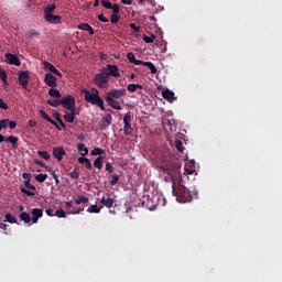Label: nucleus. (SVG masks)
Masks as SVG:
<instances>
[{"label": "nucleus", "instance_id": "nucleus-1", "mask_svg": "<svg viewBox=\"0 0 282 282\" xmlns=\"http://www.w3.org/2000/svg\"><path fill=\"white\" fill-rule=\"evenodd\" d=\"M161 167L167 174L165 181H172L173 194L177 200L184 203L186 186L183 184V176L181 175V163L178 161H163Z\"/></svg>", "mask_w": 282, "mask_h": 282}, {"label": "nucleus", "instance_id": "nucleus-2", "mask_svg": "<svg viewBox=\"0 0 282 282\" xmlns=\"http://www.w3.org/2000/svg\"><path fill=\"white\" fill-rule=\"evenodd\" d=\"M127 90L126 88H112L105 95V99L111 108H115V110H122L121 104L124 102L123 97H126ZM121 99V101H120Z\"/></svg>", "mask_w": 282, "mask_h": 282}, {"label": "nucleus", "instance_id": "nucleus-3", "mask_svg": "<svg viewBox=\"0 0 282 282\" xmlns=\"http://www.w3.org/2000/svg\"><path fill=\"white\" fill-rule=\"evenodd\" d=\"M83 94L85 101L91 104L93 106H98V108H100L101 110H106L104 99L102 97H100L98 88H91L90 90L85 88L83 90Z\"/></svg>", "mask_w": 282, "mask_h": 282}, {"label": "nucleus", "instance_id": "nucleus-4", "mask_svg": "<svg viewBox=\"0 0 282 282\" xmlns=\"http://www.w3.org/2000/svg\"><path fill=\"white\" fill-rule=\"evenodd\" d=\"M22 178H24L25 187H21V192L26 196H35L36 186L31 183L32 174L30 172H23Z\"/></svg>", "mask_w": 282, "mask_h": 282}, {"label": "nucleus", "instance_id": "nucleus-5", "mask_svg": "<svg viewBox=\"0 0 282 282\" xmlns=\"http://www.w3.org/2000/svg\"><path fill=\"white\" fill-rule=\"evenodd\" d=\"M128 61L131 64H135V66H147L150 72L152 73V75H155L158 73V68L156 66H154V64L152 62H142V59H135V55L134 53H128L127 54Z\"/></svg>", "mask_w": 282, "mask_h": 282}, {"label": "nucleus", "instance_id": "nucleus-6", "mask_svg": "<svg viewBox=\"0 0 282 282\" xmlns=\"http://www.w3.org/2000/svg\"><path fill=\"white\" fill-rule=\"evenodd\" d=\"M94 84L98 86V88H104V86L108 84L107 66L102 68L101 73H97V75H95Z\"/></svg>", "mask_w": 282, "mask_h": 282}, {"label": "nucleus", "instance_id": "nucleus-7", "mask_svg": "<svg viewBox=\"0 0 282 282\" xmlns=\"http://www.w3.org/2000/svg\"><path fill=\"white\" fill-rule=\"evenodd\" d=\"M110 77H121L120 68L113 64H107V84H109Z\"/></svg>", "mask_w": 282, "mask_h": 282}, {"label": "nucleus", "instance_id": "nucleus-8", "mask_svg": "<svg viewBox=\"0 0 282 282\" xmlns=\"http://www.w3.org/2000/svg\"><path fill=\"white\" fill-rule=\"evenodd\" d=\"M131 119H132V115L131 112H126L124 117H123V132L124 134H132L133 132V128L131 126Z\"/></svg>", "mask_w": 282, "mask_h": 282}, {"label": "nucleus", "instance_id": "nucleus-9", "mask_svg": "<svg viewBox=\"0 0 282 282\" xmlns=\"http://www.w3.org/2000/svg\"><path fill=\"white\" fill-rule=\"evenodd\" d=\"M30 73L29 70H21L18 73V80L20 82V86L26 89L29 86Z\"/></svg>", "mask_w": 282, "mask_h": 282}, {"label": "nucleus", "instance_id": "nucleus-10", "mask_svg": "<svg viewBox=\"0 0 282 282\" xmlns=\"http://www.w3.org/2000/svg\"><path fill=\"white\" fill-rule=\"evenodd\" d=\"M43 67H44V70H46L50 74L56 75L57 77H63V73H61V70H58L56 66H54V64H51V62L44 61Z\"/></svg>", "mask_w": 282, "mask_h": 282}, {"label": "nucleus", "instance_id": "nucleus-11", "mask_svg": "<svg viewBox=\"0 0 282 282\" xmlns=\"http://www.w3.org/2000/svg\"><path fill=\"white\" fill-rule=\"evenodd\" d=\"M61 105L66 109V110H73L75 106L74 97L73 95H67L66 97H63L61 99Z\"/></svg>", "mask_w": 282, "mask_h": 282}, {"label": "nucleus", "instance_id": "nucleus-12", "mask_svg": "<svg viewBox=\"0 0 282 282\" xmlns=\"http://www.w3.org/2000/svg\"><path fill=\"white\" fill-rule=\"evenodd\" d=\"M56 4H46V7H44L43 11L45 22H48L51 24L52 15L54 11H56Z\"/></svg>", "mask_w": 282, "mask_h": 282}, {"label": "nucleus", "instance_id": "nucleus-13", "mask_svg": "<svg viewBox=\"0 0 282 282\" xmlns=\"http://www.w3.org/2000/svg\"><path fill=\"white\" fill-rule=\"evenodd\" d=\"M7 64H11L14 66H21V59L18 55H13L12 53H7L4 55Z\"/></svg>", "mask_w": 282, "mask_h": 282}, {"label": "nucleus", "instance_id": "nucleus-14", "mask_svg": "<svg viewBox=\"0 0 282 282\" xmlns=\"http://www.w3.org/2000/svg\"><path fill=\"white\" fill-rule=\"evenodd\" d=\"M112 15L110 18V22L111 24H118L119 20H120V7L119 4H112Z\"/></svg>", "mask_w": 282, "mask_h": 282}, {"label": "nucleus", "instance_id": "nucleus-15", "mask_svg": "<svg viewBox=\"0 0 282 282\" xmlns=\"http://www.w3.org/2000/svg\"><path fill=\"white\" fill-rule=\"evenodd\" d=\"M65 208L67 209L68 214H80V212H84L85 207H75L73 200H67Z\"/></svg>", "mask_w": 282, "mask_h": 282}, {"label": "nucleus", "instance_id": "nucleus-16", "mask_svg": "<svg viewBox=\"0 0 282 282\" xmlns=\"http://www.w3.org/2000/svg\"><path fill=\"white\" fill-rule=\"evenodd\" d=\"M44 83L46 84V86H50V88L57 86V79H56L55 75L50 74V73H46V75L44 77Z\"/></svg>", "mask_w": 282, "mask_h": 282}, {"label": "nucleus", "instance_id": "nucleus-17", "mask_svg": "<svg viewBox=\"0 0 282 282\" xmlns=\"http://www.w3.org/2000/svg\"><path fill=\"white\" fill-rule=\"evenodd\" d=\"M65 155H66L65 148H63V147H61V148H53V156H55V159L57 161H63Z\"/></svg>", "mask_w": 282, "mask_h": 282}, {"label": "nucleus", "instance_id": "nucleus-18", "mask_svg": "<svg viewBox=\"0 0 282 282\" xmlns=\"http://www.w3.org/2000/svg\"><path fill=\"white\" fill-rule=\"evenodd\" d=\"M40 117H42V119H45V121L52 123V126H55L57 130H62L61 126H58V123H56V121H54V119H52V117H50V115H47L45 110H40Z\"/></svg>", "mask_w": 282, "mask_h": 282}, {"label": "nucleus", "instance_id": "nucleus-19", "mask_svg": "<svg viewBox=\"0 0 282 282\" xmlns=\"http://www.w3.org/2000/svg\"><path fill=\"white\" fill-rule=\"evenodd\" d=\"M43 209L40 207H33L31 214H32V223H39V218H42L43 216Z\"/></svg>", "mask_w": 282, "mask_h": 282}, {"label": "nucleus", "instance_id": "nucleus-20", "mask_svg": "<svg viewBox=\"0 0 282 282\" xmlns=\"http://www.w3.org/2000/svg\"><path fill=\"white\" fill-rule=\"evenodd\" d=\"M113 121L112 115H106V117H102L101 119V128H109Z\"/></svg>", "mask_w": 282, "mask_h": 282}, {"label": "nucleus", "instance_id": "nucleus-21", "mask_svg": "<svg viewBox=\"0 0 282 282\" xmlns=\"http://www.w3.org/2000/svg\"><path fill=\"white\" fill-rule=\"evenodd\" d=\"M162 96L164 99H167V101H175L176 97H175V93H173V90H163Z\"/></svg>", "mask_w": 282, "mask_h": 282}, {"label": "nucleus", "instance_id": "nucleus-22", "mask_svg": "<svg viewBox=\"0 0 282 282\" xmlns=\"http://www.w3.org/2000/svg\"><path fill=\"white\" fill-rule=\"evenodd\" d=\"M101 205H104L105 207L111 208L113 207V198H111L110 196H102V198L100 199Z\"/></svg>", "mask_w": 282, "mask_h": 282}, {"label": "nucleus", "instance_id": "nucleus-23", "mask_svg": "<svg viewBox=\"0 0 282 282\" xmlns=\"http://www.w3.org/2000/svg\"><path fill=\"white\" fill-rule=\"evenodd\" d=\"M48 95L55 99H62V93L56 88V86L50 88Z\"/></svg>", "mask_w": 282, "mask_h": 282}, {"label": "nucleus", "instance_id": "nucleus-24", "mask_svg": "<svg viewBox=\"0 0 282 282\" xmlns=\"http://www.w3.org/2000/svg\"><path fill=\"white\" fill-rule=\"evenodd\" d=\"M77 150H78L79 154H82L84 158H86L87 154H89V150H88L86 143H78Z\"/></svg>", "mask_w": 282, "mask_h": 282}, {"label": "nucleus", "instance_id": "nucleus-25", "mask_svg": "<svg viewBox=\"0 0 282 282\" xmlns=\"http://www.w3.org/2000/svg\"><path fill=\"white\" fill-rule=\"evenodd\" d=\"M194 196H195V193L191 192V191L187 189V187L185 186L184 203H191V200H193Z\"/></svg>", "mask_w": 282, "mask_h": 282}, {"label": "nucleus", "instance_id": "nucleus-26", "mask_svg": "<svg viewBox=\"0 0 282 282\" xmlns=\"http://www.w3.org/2000/svg\"><path fill=\"white\" fill-rule=\"evenodd\" d=\"M78 29H80V31H87L89 33V35H94V33H95V31L90 26V24H87V23L79 24Z\"/></svg>", "mask_w": 282, "mask_h": 282}, {"label": "nucleus", "instance_id": "nucleus-27", "mask_svg": "<svg viewBox=\"0 0 282 282\" xmlns=\"http://www.w3.org/2000/svg\"><path fill=\"white\" fill-rule=\"evenodd\" d=\"M104 159H105V156H102V154H99V156H97V159H95V161H94L95 167H98V170H101V167L104 165Z\"/></svg>", "mask_w": 282, "mask_h": 282}, {"label": "nucleus", "instance_id": "nucleus-28", "mask_svg": "<svg viewBox=\"0 0 282 282\" xmlns=\"http://www.w3.org/2000/svg\"><path fill=\"white\" fill-rule=\"evenodd\" d=\"M76 205H82V203H89L88 196H85L83 194H78V196L75 199Z\"/></svg>", "mask_w": 282, "mask_h": 282}, {"label": "nucleus", "instance_id": "nucleus-29", "mask_svg": "<svg viewBox=\"0 0 282 282\" xmlns=\"http://www.w3.org/2000/svg\"><path fill=\"white\" fill-rule=\"evenodd\" d=\"M46 104L48 106H52L53 108H57L58 106L62 105V99H56V98L47 99Z\"/></svg>", "mask_w": 282, "mask_h": 282}, {"label": "nucleus", "instance_id": "nucleus-30", "mask_svg": "<svg viewBox=\"0 0 282 282\" xmlns=\"http://www.w3.org/2000/svg\"><path fill=\"white\" fill-rule=\"evenodd\" d=\"M73 101H74V106L72 108V111H73V123L76 119V117L80 113V110H78V108H76V98L73 97Z\"/></svg>", "mask_w": 282, "mask_h": 282}, {"label": "nucleus", "instance_id": "nucleus-31", "mask_svg": "<svg viewBox=\"0 0 282 282\" xmlns=\"http://www.w3.org/2000/svg\"><path fill=\"white\" fill-rule=\"evenodd\" d=\"M143 86H141V84H129L128 86V90L130 93H135V90L140 89L142 90Z\"/></svg>", "mask_w": 282, "mask_h": 282}, {"label": "nucleus", "instance_id": "nucleus-32", "mask_svg": "<svg viewBox=\"0 0 282 282\" xmlns=\"http://www.w3.org/2000/svg\"><path fill=\"white\" fill-rule=\"evenodd\" d=\"M7 141H9V143H11V145H12L14 149H17L18 145H19V143H18L19 137H13V135L8 137Z\"/></svg>", "mask_w": 282, "mask_h": 282}, {"label": "nucleus", "instance_id": "nucleus-33", "mask_svg": "<svg viewBox=\"0 0 282 282\" xmlns=\"http://www.w3.org/2000/svg\"><path fill=\"white\" fill-rule=\"evenodd\" d=\"M64 119L67 123H74L73 110H69V112H65Z\"/></svg>", "mask_w": 282, "mask_h": 282}, {"label": "nucleus", "instance_id": "nucleus-34", "mask_svg": "<svg viewBox=\"0 0 282 282\" xmlns=\"http://www.w3.org/2000/svg\"><path fill=\"white\" fill-rule=\"evenodd\" d=\"M20 219L24 220V223H31L32 218L28 212H22L20 214Z\"/></svg>", "mask_w": 282, "mask_h": 282}, {"label": "nucleus", "instance_id": "nucleus-35", "mask_svg": "<svg viewBox=\"0 0 282 282\" xmlns=\"http://www.w3.org/2000/svg\"><path fill=\"white\" fill-rule=\"evenodd\" d=\"M61 22H62L61 15H54V13H52L50 24H61Z\"/></svg>", "mask_w": 282, "mask_h": 282}, {"label": "nucleus", "instance_id": "nucleus-36", "mask_svg": "<svg viewBox=\"0 0 282 282\" xmlns=\"http://www.w3.org/2000/svg\"><path fill=\"white\" fill-rule=\"evenodd\" d=\"M37 154L42 158L45 159V161H48L51 159V154L50 152H47L46 150H39Z\"/></svg>", "mask_w": 282, "mask_h": 282}, {"label": "nucleus", "instance_id": "nucleus-37", "mask_svg": "<svg viewBox=\"0 0 282 282\" xmlns=\"http://www.w3.org/2000/svg\"><path fill=\"white\" fill-rule=\"evenodd\" d=\"M175 148L178 152H184L185 148L183 145V141L181 139L175 140Z\"/></svg>", "mask_w": 282, "mask_h": 282}, {"label": "nucleus", "instance_id": "nucleus-38", "mask_svg": "<svg viewBox=\"0 0 282 282\" xmlns=\"http://www.w3.org/2000/svg\"><path fill=\"white\" fill-rule=\"evenodd\" d=\"M0 79L3 84H8V75L4 68H0Z\"/></svg>", "mask_w": 282, "mask_h": 282}, {"label": "nucleus", "instance_id": "nucleus-39", "mask_svg": "<svg viewBox=\"0 0 282 282\" xmlns=\"http://www.w3.org/2000/svg\"><path fill=\"white\" fill-rule=\"evenodd\" d=\"M70 178H79L80 170L79 167H74L73 172L69 173Z\"/></svg>", "mask_w": 282, "mask_h": 282}, {"label": "nucleus", "instance_id": "nucleus-40", "mask_svg": "<svg viewBox=\"0 0 282 282\" xmlns=\"http://www.w3.org/2000/svg\"><path fill=\"white\" fill-rule=\"evenodd\" d=\"M90 154L93 156H98L99 154H105V150H102V148H94Z\"/></svg>", "mask_w": 282, "mask_h": 282}, {"label": "nucleus", "instance_id": "nucleus-41", "mask_svg": "<svg viewBox=\"0 0 282 282\" xmlns=\"http://www.w3.org/2000/svg\"><path fill=\"white\" fill-rule=\"evenodd\" d=\"M4 220H7V223H11V224L18 223V220H17L15 216H13V214H6Z\"/></svg>", "mask_w": 282, "mask_h": 282}, {"label": "nucleus", "instance_id": "nucleus-42", "mask_svg": "<svg viewBox=\"0 0 282 282\" xmlns=\"http://www.w3.org/2000/svg\"><path fill=\"white\" fill-rule=\"evenodd\" d=\"M100 207H98V205H90L89 207H88V212L90 213V214H99V212H100Z\"/></svg>", "mask_w": 282, "mask_h": 282}, {"label": "nucleus", "instance_id": "nucleus-43", "mask_svg": "<svg viewBox=\"0 0 282 282\" xmlns=\"http://www.w3.org/2000/svg\"><path fill=\"white\" fill-rule=\"evenodd\" d=\"M48 174H36L35 176V181H37L39 183H44V181H46Z\"/></svg>", "mask_w": 282, "mask_h": 282}, {"label": "nucleus", "instance_id": "nucleus-44", "mask_svg": "<svg viewBox=\"0 0 282 282\" xmlns=\"http://www.w3.org/2000/svg\"><path fill=\"white\" fill-rule=\"evenodd\" d=\"M55 216H57L58 218H66V212H65V209H63V208L56 209Z\"/></svg>", "mask_w": 282, "mask_h": 282}, {"label": "nucleus", "instance_id": "nucleus-45", "mask_svg": "<svg viewBox=\"0 0 282 282\" xmlns=\"http://www.w3.org/2000/svg\"><path fill=\"white\" fill-rule=\"evenodd\" d=\"M101 6L105 9H112L113 8V4H111L110 0H101Z\"/></svg>", "mask_w": 282, "mask_h": 282}, {"label": "nucleus", "instance_id": "nucleus-46", "mask_svg": "<svg viewBox=\"0 0 282 282\" xmlns=\"http://www.w3.org/2000/svg\"><path fill=\"white\" fill-rule=\"evenodd\" d=\"M155 40V35H152L151 37L149 35H144L143 36V41L147 43V44H152Z\"/></svg>", "mask_w": 282, "mask_h": 282}, {"label": "nucleus", "instance_id": "nucleus-47", "mask_svg": "<svg viewBox=\"0 0 282 282\" xmlns=\"http://www.w3.org/2000/svg\"><path fill=\"white\" fill-rule=\"evenodd\" d=\"M119 181H120L119 174H113L110 181V185H117Z\"/></svg>", "mask_w": 282, "mask_h": 282}, {"label": "nucleus", "instance_id": "nucleus-48", "mask_svg": "<svg viewBox=\"0 0 282 282\" xmlns=\"http://www.w3.org/2000/svg\"><path fill=\"white\" fill-rule=\"evenodd\" d=\"M9 119H0V132L3 128H8Z\"/></svg>", "mask_w": 282, "mask_h": 282}, {"label": "nucleus", "instance_id": "nucleus-49", "mask_svg": "<svg viewBox=\"0 0 282 282\" xmlns=\"http://www.w3.org/2000/svg\"><path fill=\"white\" fill-rule=\"evenodd\" d=\"M0 108H2V110H8L9 108L8 104L3 99H0Z\"/></svg>", "mask_w": 282, "mask_h": 282}, {"label": "nucleus", "instance_id": "nucleus-50", "mask_svg": "<svg viewBox=\"0 0 282 282\" xmlns=\"http://www.w3.org/2000/svg\"><path fill=\"white\" fill-rule=\"evenodd\" d=\"M85 167H87V170H91L93 167L91 161L89 159H86V156H85Z\"/></svg>", "mask_w": 282, "mask_h": 282}, {"label": "nucleus", "instance_id": "nucleus-51", "mask_svg": "<svg viewBox=\"0 0 282 282\" xmlns=\"http://www.w3.org/2000/svg\"><path fill=\"white\" fill-rule=\"evenodd\" d=\"M98 20H99V22H105V23L109 22L108 18H105V15L102 13H100L98 15Z\"/></svg>", "mask_w": 282, "mask_h": 282}, {"label": "nucleus", "instance_id": "nucleus-52", "mask_svg": "<svg viewBox=\"0 0 282 282\" xmlns=\"http://www.w3.org/2000/svg\"><path fill=\"white\" fill-rule=\"evenodd\" d=\"M53 178H54V181H55L56 185H58V184L61 183V181H59V176H58V174H56V172H55V171H54V173H53Z\"/></svg>", "mask_w": 282, "mask_h": 282}, {"label": "nucleus", "instance_id": "nucleus-53", "mask_svg": "<svg viewBox=\"0 0 282 282\" xmlns=\"http://www.w3.org/2000/svg\"><path fill=\"white\" fill-rule=\"evenodd\" d=\"M106 171L113 172V165L111 163H106Z\"/></svg>", "mask_w": 282, "mask_h": 282}, {"label": "nucleus", "instance_id": "nucleus-54", "mask_svg": "<svg viewBox=\"0 0 282 282\" xmlns=\"http://www.w3.org/2000/svg\"><path fill=\"white\" fill-rule=\"evenodd\" d=\"M130 29H132L133 31H135V33H140V26H137V24H130Z\"/></svg>", "mask_w": 282, "mask_h": 282}, {"label": "nucleus", "instance_id": "nucleus-55", "mask_svg": "<svg viewBox=\"0 0 282 282\" xmlns=\"http://www.w3.org/2000/svg\"><path fill=\"white\" fill-rule=\"evenodd\" d=\"M9 128L11 130H14V128H17V121H10V119H9Z\"/></svg>", "mask_w": 282, "mask_h": 282}, {"label": "nucleus", "instance_id": "nucleus-56", "mask_svg": "<svg viewBox=\"0 0 282 282\" xmlns=\"http://www.w3.org/2000/svg\"><path fill=\"white\" fill-rule=\"evenodd\" d=\"M29 124L31 126V128H36L37 121H35L34 119H31V120L29 121Z\"/></svg>", "mask_w": 282, "mask_h": 282}, {"label": "nucleus", "instance_id": "nucleus-57", "mask_svg": "<svg viewBox=\"0 0 282 282\" xmlns=\"http://www.w3.org/2000/svg\"><path fill=\"white\" fill-rule=\"evenodd\" d=\"M54 118H55V123H59V121H61V113L59 112H56L55 115H54Z\"/></svg>", "mask_w": 282, "mask_h": 282}, {"label": "nucleus", "instance_id": "nucleus-58", "mask_svg": "<svg viewBox=\"0 0 282 282\" xmlns=\"http://www.w3.org/2000/svg\"><path fill=\"white\" fill-rule=\"evenodd\" d=\"M45 212H46L47 216H54V209L47 208V209H45Z\"/></svg>", "mask_w": 282, "mask_h": 282}, {"label": "nucleus", "instance_id": "nucleus-59", "mask_svg": "<svg viewBox=\"0 0 282 282\" xmlns=\"http://www.w3.org/2000/svg\"><path fill=\"white\" fill-rule=\"evenodd\" d=\"M78 163L85 164L86 163V158L84 155L78 158Z\"/></svg>", "mask_w": 282, "mask_h": 282}, {"label": "nucleus", "instance_id": "nucleus-60", "mask_svg": "<svg viewBox=\"0 0 282 282\" xmlns=\"http://www.w3.org/2000/svg\"><path fill=\"white\" fill-rule=\"evenodd\" d=\"M7 220H4V223H0V229H7Z\"/></svg>", "mask_w": 282, "mask_h": 282}, {"label": "nucleus", "instance_id": "nucleus-61", "mask_svg": "<svg viewBox=\"0 0 282 282\" xmlns=\"http://www.w3.org/2000/svg\"><path fill=\"white\" fill-rule=\"evenodd\" d=\"M59 126L61 128H66V123L63 121L62 117H59Z\"/></svg>", "mask_w": 282, "mask_h": 282}, {"label": "nucleus", "instance_id": "nucleus-62", "mask_svg": "<svg viewBox=\"0 0 282 282\" xmlns=\"http://www.w3.org/2000/svg\"><path fill=\"white\" fill-rule=\"evenodd\" d=\"M122 4H132L133 0H121Z\"/></svg>", "mask_w": 282, "mask_h": 282}, {"label": "nucleus", "instance_id": "nucleus-63", "mask_svg": "<svg viewBox=\"0 0 282 282\" xmlns=\"http://www.w3.org/2000/svg\"><path fill=\"white\" fill-rule=\"evenodd\" d=\"M47 172H50V174H52V176H54L55 171L52 167H48Z\"/></svg>", "mask_w": 282, "mask_h": 282}, {"label": "nucleus", "instance_id": "nucleus-64", "mask_svg": "<svg viewBox=\"0 0 282 282\" xmlns=\"http://www.w3.org/2000/svg\"><path fill=\"white\" fill-rule=\"evenodd\" d=\"M3 141H6L4 135L0 134V143H3Z\"/></svg>", "mask_w": 282, "mask_h": 282}]
</instances>
